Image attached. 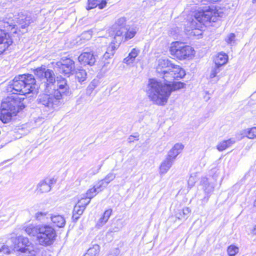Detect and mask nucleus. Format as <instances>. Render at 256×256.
I'll return each mask as SVG.
<instances>
[{"instance_id":"f257e3e1","label":"nucleus","mask_w":256,"mask_h":256,"mask_svg":"<svg viewBox=\"0 0 256 256\" xmlns=\"http://www.w3.org/2000/svg\"><path fill=\"white\" fill-rule=\"evenodd\" d=\"M184 85L181 82L163 84L155 79H150L148 86V94L154 104L164 106L167 102L172 92L184 88Z\"/></svg>"},{"instance_id":"f03ea898","label":"nucleus","mask_w":256,"mask_h":256,"mask_svg":"<svg viewBox=\"0 0 256 256\" xmlns=\"http://www.w3.org/2000/svg\"><path fill=\"white\" fill-rule=\"evenodd\" d=\"M23 230L30 236H36L39 244L49 246L52 244L56 237V232L50 226L46 224H28Z\"/></svg>"},{"instance_id":"7ed1b4c3","label":"nucleus","mask_w":256,"mask_h":256,"mask_svg":"<svg viewBox=\"0 0 256 256\" xmlns=\"http://www.w3.org/2000/svg\"><path fill=\"white\" fill-rule=\"evenodd\" d=\"M156 70L159 76L166 82L171 83L178 78H182L186 72L180 66L174 64L167 58H160L158 62Z\"/></svg>"},{"instance_id":"20e7f679","label":"nucleus","mask_w":256,"mask_h":256,"mask_svg":"<svg viewBox=\"0 0 256 256\" xmlns=\"http://www.w3.org/2000/svg\"><path fill=\"white\" fill-rule=\"evenodd\" d=\"M11 86L14 94L26 95L36 88V80L30 74L20 75L13 80Z\"/></svg>"},{"instance_id":"39448f33","label":"nucleus","mask_w":256,"mask_h":256,"mask_svg":"<svg viewBox=\"0 0 256 256\" xmlns=\"http://www.w3.org/2000/svg\"><path fill=\"white\" fill-rule=\"evenodd\" d=\"M45 93L38 96L37 99L39 104L44 106L49 111L54 112L63 104V98L59 92L54 91L52 94H48V88L46 87Z\"/></svg>"},{"instance_id":"423d86ee","label":"nucleus","mask_w":256,"mask_h":256,"mask_svg":"<svg viewBox=\"0 0 256 256\" xmlns=\"http://www.w3.org/2000/svg\"><path fill=\"white\" fill-rule=\"evenodd\" d=\"M213 12L209 8L206 7L204 9H200L194 14V19L188 22L186 26L187 31H190L191 34H196L194 30H199L201 28V24L207 22L214 21Z\"/></svg>"},{"instance_id":"0eeeda50","label":"nucleus","mask_w":256,"mask_h":256,"mask_svg":"<svg viewBox=\"0 0 256 256\" xmlns=\"http://www.w3.org/2000/svg\"><path fill=\"white\" fill-rule=\"evenodd\" d=\"M12 14H10L6 17L2 22L4 28L8 30H12L15 29L16 22L21 28H24L28 26L30 24L33 22V20L30 16H28L21 12L18 14L12 16Z\"/></svg>"},{"instance_id":"6e6552de","label":"nucleus","mask_w":256,"mask_h":256,"mask_svg":"<svg viewBox=\"0 0 256 256\" xmlns=\"http://www.w3.org/2000/svg\"><path fill=\"white\" fill-rule=\"evenodd\" d=\"M170 51V54L180 60L189 59L194 56V50L189 46L179 42L172 44Z\"/></svg>"},{"instance_id":"1a4fd4ad","label":"nucleus","mask_w":256,"mask_h":256,"mask_svg":"<svg viewBox=\"0 0 256 256\" xmlns=\"http://www.w3.org/2000/svg\"><path fill=\"white\" fill-rule=\"evenodd\" d=\"M17 110L12 102H2L0 106V120L4 124L10 122L17 113Z\"/></svg>"},{"instance_id":"9d476101","label":"nucleus","mask_w":256,"mask_h":256,"mask_svg":"<svg viewBox=\"0 0 256 256\" xmlns=\"http://www.w3.org/2000/svg\"><path fill=\"white\" fill-rule=\"evenodd\" d=\"M34 74L44 82V86L48 88L50 84L55 82V75L54 72L45 68H38L34 70Z\"/></svg>"},{"instance_id":"9b49d317","label":"nucleus","mask_w":256,"mask_h":256,"mask_svg":"<svg viewBox=\"0 0 256 256\" xmlns=\"http://www.w3.org/2000/svg\"><path fill=\"white\" fill-rule=\"evenodd\" d=\"M56 66L59 68L60 72L68 75L72 73L75 69L74 62L70 58H62L56 63Z\"/></svg>"},{"instance_id":"f8f14e48","label":"nucleus","mask_w":256,"mask_h":256,"mask_svg":"<svg viewBox=\"0 0 256 256\" xmlns=\"http://www.w3.org/2000/svg\"><path fill=\"white\" fill-rule=\"evenodd\" d=\"M11 240L14 244V250L20 252L21 254L26 250L27 247L32 245L27 238L23 236L12 238Z\"/></svg>"},{"instance_id":"ddd939ff","label":"nucleus","mask_w":256,"mask_h":256,"mask_svg":"<svg viewBox=\"0 0 256 256\" xmlns=\"http://www.w3.org/2000/svg\"><path fill=\"white\" fill-rule=\"evenodd\" d=\"M126 18L125 17H120L116 20L112 26L113 32L114 34V39L116 40V36H122L124 30L128 29V26L126 24Z\"/></svg>"},{"instance_id":"4468645a","label":"nucleus","mask_w":256,"mask_h":256,"mask_svg":"<svg viewBox=\"0 0 256 256\" xmlns=\"http://www.w3.org/2000/svg\"><path fill=\"white\" fill-rule=\"evenodd\" d=\"M12 40L9 33L0 29V54L6 51L12 44Z\"/></svg>"},{"instance_id":"2eb2a0df","label":"nucleus","mask_w":256,"mask_h":256,"mask_svg":"<svg viewBox=\"0 0 256 256\" xmlns=\"http://www.w3.org/2000/svg\"><path fill=\"white\" fill-rule=\"evenodd\" d=\"M57 86V89L54 91H58L60 92L62 98L64 96H68L70 94V88L67 84L66 80L62 76H57L55 82Z\"/></svg>"},{"instance_id":"dca6fc26","label":"nucleus","mask_w":256,"mask_h":256,"mask_svg":"<svg viewBox=\"0 0 256 256\" xmlns=\"http://www.w3.org/2000/svg\"><path fill=\"white\" fill-rule=\"evenodd\" d=\"M79 62L84 65H93L96 62V58L92 52H85L80 54L78 58Z\"/></svg>"},{"instance_id":"f3484780","label":"nucleus","mask_w":256,"mask_h":256,"mask_svg":"<svg viewBox=\"0 0 256 256\" xmlns=\"http://www.w3.org/2000/svg\"><path fill=\"white\" fill-rule=\"evenodd\" d=\"M53 182L52 179L46 178L38 184L36 190L40 193L48 192L50 190L51 184Z\"/></svg>"},{"instance_id":"a211bd4d","label":"nucleus","mask_w":256,"mask_h":256,"mask_svg":"<svg viewBox=\"0 0 256 256\" xmlns=\"http://www.w3.org/2000/svg\"><path fill=\"white\" fill-rule=\"evenodd\" d=\"M174 160H175L167 156L160 165V174H166L172 166Z\"/></svg>"},{"instance_id":"6ab92c4d","label":"nucleus","mask_w":256,"mask_h":256,"mask_svg":"<svg viewBox=\"0 0 256 256\" xmlns=\"http://www.w3.org/2000/svg\"><path fill=\"white\" fill-rule=\"evenodd\" d=\"M136 33V28H130L128 26V29L126 30H124L122 36H116V40H118L120 42L123 40L126 41L134 38L135 36Z\"/></svg>"},{"instance_id":"aec40b11","label":"nucleus","mask_w":256,"mask_h":256,"mask_svg":"<svg viewBox=\"0 0 256 256\" xmlns=\"http://www.w3.org/2000/svg\"><path fill=\"white\" fill-rule=\"evenodd\" d=\"M228 60V56L224 53H220L216 56L214 59L215 66L220 67L225 64Z\"/></svg>"},{"instance_id":"412c9836","label":"nucleus","mask_w":256,"mask_h":256,"mask_svg":"<svg viewBox=\"0 0 256 256\" xmlns=\"http://www.w3.org/2000/svg\"><path fill=\"white\" fill-rule=\"evenodd\" d=\"M183 148L184 146L182 144H176L169 152L168 156L175 160Z\"/></svg>"},{"instance_id":"4be33fe9","label":"nucleus","mask_w":256,"mask_h":256,"mask_svg":"<svg viewBox=\"0 0 256 256\" xmlns=\"http://www.w3.org/2000/svg\"><path fill=\"white\" fill-rule=\"evenodd\" d=\"M50 218L52 222L58 228H63L66 224L65 219L60 215L52 216Z\"/></svg>"},{"instance_id":"5701e85b","label":"nucleus","mask_w":256,"mask_h":256,"mask_svg":"<svg viewBox=\"0 0 256 256\" xmlns=\"http://www.w3.org/2000/svg\"><path fill=\"white\" fill-rule=\"evenodd\" d=\"M235 142V140L232 138L228 139L226 140L222 141L217 145V149L219 151H222L227 148L230 146L232 144Z\"/></svg>"},{"instance_id":"b1692460","label":"nucleus","mask_w":256,"mask_h":256,"mask_svg":"<svg viewBox=\"0 0 256 256\" xmlns=\"http://www.w3.org/2000/svg\"><path fill=\"white\" fill-rule=\"evenodd\" d=\"M220 70V68L215 65L212 68L209 76V78L211 80L212 82H216L217 81H218V77L217 76V74L219 73Z\"/></svg>"},{"instance_id":"393cba45","label":"nucleus","mask_w":256,"mask_h":256,"mask_svg":"<svg viewBox=\"0 0 256 256\" xmlns=\"http://www.w3.org/2000/svg\"><path fill=\"white\" fill-rule=\"evenodd\" d=\"M201 184L203 186V188L206 193H210L213 191L214 186L209 182L206 178H202Z\"/></svg>"},{"instance_id":"a878e982","label":"nucleus","mask_w":256,"mask_h":256,"mask_svg":"<svg viewBox=\"0 0 256 256\" xmlns=\"http://www.w3.org/2000/svg\"><path fill=\"white\" fill-rule=\"evenodd\" d=\"M76 78L80 82H84L87 76L86 70L82 68H78L76 72Z\"/></svg>"},{"instance_id":"bb28decb","label":"nucleus","mask_w":256,"mask_h":256,"mask_svg":"<svg viewBox=\"0 0 256 256\" xmlns=\"http://www.w3.org/2000/svg\"><path fill=\"white\" fill-rule=\"evenodd\" d=\"M38 250L32 244L30 247H27L24 252L20 254V256H36Z\"/></svg>"},{"instance_id":"cd10ccee","label":"nucleus","mask_w":256,"mask_h":256,"mask_svg":"<svg viewBox=\"0 0 256 256\" xmlns=\"http://www.w3.org/2000/svg\"><path fill=\"white\" fill-rule=\"evenodd\" d=\"M85 208L84 206H81L78 204H76L74 208L72 218L77 220L79 218V216L82 214Z\"/></svg>"},{"instance_id":"c85d7f7f","label":"nucleus","mask_w":256,"mask_h":256,"mask_svg":"<svg viewBox=\"0 0 256 256\" xmlns=\"http://www.w3.org/2000/svg\"><path fill=\"white\" fill-rule=\"evenodd\" d=\"M100 246L98 244H94L90 248L84 256H98L100 252Z\"/></svg>"},{"instance_id":"c756f323","label":"nucleus","mask_w":256,"mask_h":256,"mask_svg":"<svg viewBox=\"0 0 256 256\" xmlns=\"http://www.w3.org/2000/svg\"><path fill=\"white\" fill-rule=\"evenodd\" d=\"M100 82L98 79L93 80L88 84L86 88V94H90L92 91L98 86Z\"/></svg>"},{"instance_id":"7c9ffc66","label":"nucleus","mask_w":256,"mask_h":256,"mask_svg":"<svg viewBox=\"0 0 256 256\" xmlns=\"http://www.w3.org/2000/svg\"><path fill=\"white\" fill-rule=\"evenodd\" d=\"M244 134L250 139L256 138V127H253L244 130Z\"/></svg>"},{"instance_id":"2f4dec72","label":"nucleus","mask_w":256,"mask_h":256,"mask_svg":"<svg viewBox=\"0 0 256 256\" xmlns=\"http://www.w3.org/2000/svg\"><path fill=\"white\" fill-rule=\"evenodd\" d=\"M115 46L114 44H111L108 48L107 51L104 54L103 58L106 60L114 55V53Z\"/></svg>"},{"instance_id":"473e14b6","label":"nucleus","mask_w":256,"mask_h":256,"mask_svg":"<svg viewBox=\"0 0 256 256\" xmlns=\"http://www.w3.org/2000/svg\"><path fill=\"white\" fill-rule=\"evenodd\" d=\"M190 210L188 207L184 208L179 213L176 214V217L178 219L184 218L190 213Z\"/></svg>"},{"instance_id":"72a5a7b5","label":"nucleus","mask_w":256,"mask_h":256,"mask_svg":"<svg viewBox=\"0 0 256 256\" xmlns=\"http://www.w3.org/2000/svg\"><path fill=\"white\" fill-rule=\"evenodd\" d=\"M238 248L234 246H230L227 250L228 254L230 256H234L238 252Z\"/></svg>"},{"instance_id":"f704fd0d","label":"nucleus","mask_w":256,"mask_h":256,"mask_svg":"<svg viewBox=\"0 0 256 256\" xmlns=\"http://www.w3.org/2000/svg\"><path fill=\"white\" fill-rule=\"evenodd\" d=\"M107 186L106 182L102 180H100L94 186L97 190L98 192H101L104 188Z\"/></svg>"},{"instance_id":"c9c22d12","label":"nucleus","mask_w":256,"mask_h":256,"mask_svg":"<svg viewBox=\"0 0 256 256\" xmlns=\"http://www.w3.org/2000/svg\"><path fill=\"white\" fill-rule=\"evenodd\" d=\"M98 192L96 190L94 186L93 188H90L86 193V197L90 199V200L93 198L95 196H96V194H98Z\"/></svg>"},{"instance_id":"e433bc0d","label":"nucleus","mask_w":256,"mask_h":256,"mask_svg":"<svg viewBox=\"0 0 256 256\" xmlns=\"http://www.w3.org/2000/svg\"><path fill=\"white\" fill-rule=\"evenodd\" d=\"M47 212H38L36 213L34 218L37 220L42 221L44 220L45 216H46Z\"/></svg>"},{"instance_id":"4c0bfd02","label":"nucleus","mask_w":256,"mask_h":256,"mask_svg":"<svg viewBox=\"0 0 256 256\" xmlns=\"http://www.w3.org/2000/svg\"><path fill=\"white\" fill-rule=\"evenodd\" d=\"M116 178V174L110 172L108 174L105 178L103 179V180L106 182V184L108 185L110 182L114 180Z\"/></svg>"},{"instance_id":"58836bf2","label":"nucleus","mask_w":256,"mask_h":256,"mask_svg":"<svg viewBox=\"0 0 256 256\" xmlns=\"http://www.w3.org/2000/svg\"><path fill=\"white\" fill-rule=\"evenodd\" d=\"M98 5V2L96 0H88V4L86 7L88 10H91L96 8Z\"/></svg>"},{"instance_id":"ea45409f","label":"nucleus","mask_w":256,"mask_h":256,"mask_svg":"<svg viewBox=\"0 0 256 256\" xmlns=\"http://www.w3.org/2000/svg\"><path fill=\"white\" fill-rule=\"evenodd\" d=\"M90 200L86 197V198H81L77 204L81 206H84V208H86V206L90 202Z\"/></svg>"},{"instance_id":"a19ab883","label":"nucleus","mask_w":256,"mask_h":256,"mask_svg":"<svg viewBox=\"0 0 256 256\" xmlns=\"http://www.w3.org/2000/svg\"><path fill=\"white\" fill-rule=\"evenodd\" d=\"M108 222L107 220L103 216L100 218L96 224V227L100 228L104 226Z\"/></svg>"},{"instance_id":"79ce46f5","label":"nucleus","mask_w":256,"mask_h":256,"mask_svg":"<svg viewBox=\"0 0 256 256\" xmlns=\"http://www.w3.org/2000/svg\"><path fill=\"white\" fill-rule=\"evenodd\" d=\"M140 53V50L137 48H134L129 53L130 56L132 57V58L136 59V57Z\"/></svg>"},{"instance_id":"37998d69","label":"nucleus","mask_w":256,"mask_h":256,"mask_svg":"<svg viewBox=\"0 0 256 256\" xmlns=\"http://www.w3.org/2000/svg\"><path fill=\"white\" fill-rule=\"evenodd\" d=\"M10 251V248L4 244H2V245L0 246V252H2L4 254H9Z\"/></svg>"},{"instance_id":"c03bdc74","label":"nucleus","mask_w":256,"mask_h":256,"mask_svg":"<svg viewBox=\"0 0 256 256\" xmlns=\"http://www.w3.org/2000/svg\"><path fill=\"white\" fill-rule=\"evenodd\" d=\"M134 60H135L134 58H132V57L130 56V55L128 54L127 57L124 59L123 62L124 63L128 65H130L133 64Z\"/></svg>"},{"instance_id":"a18cd8bd","label":"nucleus","mask_w":256,"mask_h":256,"mask_svg":"<svg viewBox=\"0 0 256 256\" xmlns=\"http://www.w3.org/2000/svg\"><path fill=\"white\" fill-rule=\"evenodd\" d=\"M235 35L234 34H230L226 38V42L228 44H231L234 41Z\"/></svg>"},{"instance_id":"49530a36","label":"nucleus","mask_w":256,"mask_h":256,"mask_svg":"<svg viewBox=\"0 0 256 256\" xmlns=\"http://www.w3.org/2000/svg\"><path fill=\"white\" fill-rule=\"evenodd\" d=\"M112 209H108L106 210H105V212H104L102 216L105 218H106V220H108L110 216H111L112 214Z\"/></svg>"},{"instance_id":"de8ad7c7","label":"nucleus","mask_w":256,"mask_h":256,"mask_svg":"<svg viewBox=\"0 0 256 256\" xmlns=\"http://www.w3.org/2000/svg\"><path fill=\"white\" fill-rule=\"evenodd\" d=\"M196 182V178L194 176H190L188 180V186H192L194 185V184Z\"/></svg>"},{"instance_id":"09e8293b","label":"nucleus","mask_w":256,"mask_h":256,"mask_svg":"<svg viewBox=\"0 0 256 256\" xmlns=\"http://www.w3.org/2000/svg\"><path fill=\"white\" fill-rule=\"evenodd\" d=\"M106 4L107 2L106 0H102L100 2H98V5L97 6H98L100 9H102L106 7Z\"/></svg>"},{"instance_id":"8fccbe9b","label":"nucleus","mask_w":256,"mask_h":256,"mask_svg":"<svg viewBox=\"0 0 256 256\" xmlns=\"http://www.w3.org/2000/svg\"><path fill=\"white\" fill-rule=\"evenodd\" d=\"M221 0H196V2H204V4H206V2H214L220 1Z\"/></svg>"},{"instance_id":"3c124183","label":"nucleus","mask_w":256,"mask_h":256,"mask_svg":"<svg viewBox=\"0 0 256 256\" xmlns=\"http://www.w3.org/2000/svg\"><path fill=\"white\" fill-rule=\"evenodd\" d=\"M134 138H135L134 136H130L129 138H128V142H133L134 141Z\"/></svg>"},{"instance_id":"603ef678","label":"nucleus","mask_w":256,"mask_h":256,"mask_svg":"<svg viewBox=\"0 0 256 256\" xmlns=\"http://www.w3.org/2000/svg\"><path fill=\"white\" fill-rule=\"evenodd\" d=\"M110 62H106L104 64V66H108V65H110Z\"/></svg>"},{"instance_id":"864d4df0","label":"nucleus","mask_w":256,"mask_h":256,"mask_svg":"<svg viewBox=\"0 0 256 256\" xmlns=\"http://www.w3.org/2000/svg\"><path fill=\"white\" fill-rule=\"evenodd\" d=\"M253 232L254 234H256V226L254 228Z\"/></svg>"},{"instance_id":"5fc2aeb1","label":"nucleus","mask_w":256,"mask_h":256,"mask_svg":"<svg viewBox=\"0 0 256 256\" xmlns=\"http://www.w3.org/2000/svg\"><path fill=\"white\" fill-rule=\"evenodd\" d=\"M88 34L90 35V38H91V36L90 35V33L89 32H86L85 34Z\"/></svg>"},{"instance_id":"6e6d98bb","label":"nucleus","mask_w":256,"mask_h":256,"mask_svg":"<svg viewBox=\"0 0 256 256\" xmlns=\"http://www.w3.org/2000/svg\"><path fill=\"white\" fill-rule=\"evenodd\" d=\"M254 206H256V200H254Z\"/></svg>"},{"instance_id":"4d7b16f0","label":"nucleus","mask_w":256,"mask_h":256,"mask_svg":"<svg viewBox=\"0 0 256 256\" xmlns=\"http://www.w3.org/2000/svg\"><path fill=\"white\" fill-rule=\"evenodd\" d=\"M114 231V230H110V232H113Z\"/></svg>"},{"instance_id":"13d9d810","label":"nucleus","mask_w":256,"mask_h":256,"mask_svg":"<svg viewBox=\"0 0 256 256\" xmlns=\"http://www.w3.org/2000/svg\"><path fill=\"white\" fill-rule=\"evenodd\" d=\"M254 1H256V0H253V2L254 3Z\"/></svg>"},{"instance_id":"bf43d9fd","label":"nucleus","mask_w":256,"mask_h":256,"mask_svg":"<svg viewBox=\"0 0 256 256\" xmlns=\"http://www.w3.org/2000/svg\"><path fill=\"white\" fill-rule=\"evenodd\" d=\"M96 1H97L98 2H99V0H96Z\"/></svg>"}]
</instances>
